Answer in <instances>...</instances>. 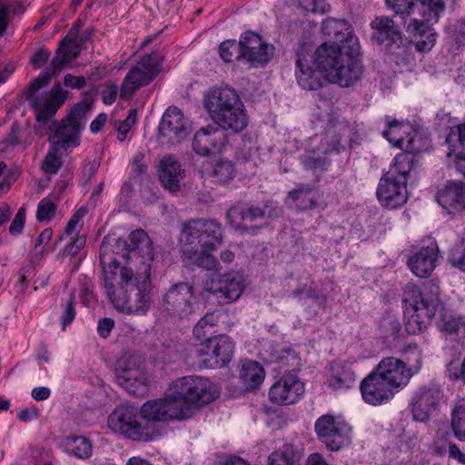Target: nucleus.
<instances>
[{"mask_svg":"<svg viewBox=\"0 0 465 465\" xmlns=\"http://www.w3.org/2000/svg\"><path fill=\"white\" fill-rule=\"evenodd\" d=\"M173 421L185 420L193 417L194 410L174 380L163 395Z\"/></svg>","mask_w":465,"mask_h":465,"instance_id":"nucleus-25","label":"nucleus"},{"mask_svg":"<svg viewBox=\"0 0 465 465\" xmlns=\"http://www.w3.org/2000/svg\"><path fill=\"white\" fill-rule=\"evenodd\" d=\"M108 428L114 433L137 441H150L152 433L138 420L136 411L127 405H120L109 415Z\"/></svg>","mask_w":465,"mask_h":465,"instance_id":"nucleus-11","label":"nucleus"},{"mask_svg":"<svg viewBox=\"0 0 465 465\" xmlns=\"http://www.w3.org/2000/svg\"><path fill=\"white\" fill-rule=\"evenodd\" d=\"M439 258V248L437 242L428 239L416 252L408 259L407 264L414 275L425 278L436 268Z\"/></svg>","mask_w":465,"mask_h":465,"instance_id":"nucleus-22","label":"nucleus"},{"mask_svg":"<svg viewBox=\"0 0 465 465\" xmlns=\"http://www.w3.org/2000/svg\"><path fill=\"white\" fill-rule=\"evenodd\" d=\"M304 383L294 374H284L270 389V401L279 405L296 403L304 394Z\"/></svg>","mask_w":465,"mask_h":465,"instance_id":"nucleus-21","label":"nucleus"},{"mask_svg":"<svg viewBox=\"0 0 465 465\" xmlns=\"http://www.w3.org/2000/svg\"><path fill=\"white\" fill-rule=\"evenodd\" d=\"M211 175L217 183H229L234 176V166L231 161L220 160L213 166Z\"/></svg>","mask_w":465,"mask_h":465,"instance_id":"nucleus-40","label":"nucleus"},{"mask_svg":"<svg viewBox=\"0 0 465 465\" xmlns=\"http://www.w3.org/2000/svg\"><path fill=\"white\" fill-rule=\"evenodd\" d=\"M90 110L91 104L89 103L80 102L72 108L69 115L66 118L68 121H77L79 124H83V119Z\"/></svg>","mask_w":465,"mask_h":465,"instance_id":"nucleus-51","label":"nucleus"},{"mask_svg":"<svg viewBox=\"0 0 465 465\" xmlns=\"http://www.w3.org/2000/svg\"><path fill=\"white\" fill-rule=\"evenodd\" d=\"M403 302L410 314L407 331L413 333L417 330L421 331L441 306L438 282L428 281L423 283L422 289L414 284H408L404 291Z\"/></svg>","mask_w":465,"mask_h":465,"instance_id":"nucleus-7","label":"nucleus"},{"mask_svg":"<svg viewBox=\"0 0 465 465\" xmlns=\"http://www.w3.org/2000/svg\"><path fill=\"white\" fill-rule=\"evenodd\" d=\"M114 326V322L111 318H104L99 321L97 331L103 338H107Z\"/></svg>","mask_w":465,"mask_h":465,"instance_id":"nucleus-61","label":"nucleus"},{"mask_svg":"<svg viewBox=\"0 0 465 465\" xmlns=\"http://www.w3.org/2000/svg\"><path fill=\"white\" fill-rule=\"evenodd\" d=\"M193 288L187 282L173 285L163 297V308L170 315L183 319L193 309Z\"/></svg>","mask_w":465,"mask_h":465,"instance_id":"nucleus-18","label":"nucleus"},{"mask_svg":"<svg viewBox=\"0 0 465 465\" xmlns=\"http://www.w3.org/2000/svg\"><path fill=\"white\" fill-rule=\"evenodd\" d=\"M25 11V6L22 3H15L6 5L0 3V35H2L7 27V14L12 12L14 15H20Z\"/></svg>","mask_w":465,"mask_h":465,"instance_id":"nucleus-46","label":"nucleus"},{"mask_svg":"<svg viewBox=\"0 0 465 465\" xmlns=\"http://www.w3.org/2000/svg\"><path fill=\"white\" fill-rule=\"evenodd\" d=\"M302 456V447L292 443H285L270 454L268 465H298Z\"/></svg>","mask_w":465,"mask_h":465,"instance_id":"nucleus-34","label":"nucleus"},{"mask_svg":"<svg viewBox=\"0 0 465 465\" xmlns=\"http://www.w3.org/2000/svg\"><path fill=\"white\" fill-rule=\"evenodd\" d=\"M448 371L451 380L461 381L465 384V355L460 368L454 367L450 363L448 366Z\"/></svg>","mask_w":465,"mask_h":465,"instance_id":"nucleus-59","label":"nucleus"},{"mask_svg":"<svg viewBox=\"0 0 465 465\" xmlns=\"http://www.w3.org/2000/svg\"><path fill=\"white\" fill-rule=\"evenodd\" d=\"M243 291L242 276L235 272L223 274L219 277L213 295L220 303H229L236 301Z\"/></svg>","mask_w":465,"mask_h":465,"instance_id":"nucleus-27","label":"nucleus"},{"mask_svg":"<svg viewBox=\"0 0 465 465\" xmlns=\"http://www.w3.org/2000/svg\"><path fill=\"white\" fill-rule=\"evenodd\" d=\"M67 452L80 458H88L92 453V445L88 439L82 436H69L64 440Z\"/></svg>","mask_w":465,"mask_h":465,"instance_id":"nucleus-39","label":"nucleus"},{"mask_svg":"<svg viewBox=\"0 0 465 465\" xmlns=\"http://www.w3.org/2000/svg\"><path fill=\"white\" fill-rule=\"evenodd\" d=\"M147 170L145 155L143 153H137L132 161V172L136 175L143 174Z\"/></svg>","mask_w":465,"mask_h":465,"instance_id":"nucleus-58","label":"nucleus"},{"mask_svg":"<svg viewBox=\"0 0 465 465\" xmlns=\"http://www.w3.org/2000/svg\"><path fill=\"white\" fill-rule=\"evenodd\" d=\"M386 123L388 128L383 131V136L393 146L413 156L422 151L420 135L409 122H399L387 116Z\"/></svg>","mask_w":465,"mask_h":465,"instance_id":"nucleus-15","label":"nucleus"},{"mask_svg":"<svg viewBox=\"0 0 465 465\" xmlns=\"http://www.w3.org/2000/svg\"><path fill=\"white\" fill-rule=\"evenodd\" d=\"M25 208L21 207L17 211V213L9 227V232L11 234L15 235L22 232V230L24 228V224H25Z\"/></svg>","mask_w":465,"mask_h":465,"instance_id":"nucleus-56","label":"nucleus"},{"mask_svg":"<svg viewBox=\"0 0 465 465\" xmlns=\"http://www.w3.org/2000/svg\"><path fill=\"white\" fill-rule=\"evenodd\" d=\"M56 74L52 67L42 72L30 84V100L36 112V119L43 124L49 121L65 102L68 91L63 89L61 84H56L48 94H35L39 89L46 85Z\"/></svg>","mask_w":465,"mask_h":465,"instance_id":"nucleus-9","label":"nucleus"},{"mask_svg":"<svg viewBox=\"0 0 465 465\" xmlns=\"http://www.w3.org/2000/svg\"><path fill=\"white\" fill-rule=\"evenodd\" d=\"M372 39L387 52L397 54L403 45L401 33L394 21L388 16H377L371 23Z\"/></svg>","mask_w":465,"mask_h":465,"instance_id":"nucleus-20","label":"nucleus"},{"mask_svg":"<svg viewBox=\"0 0 465 465\" xmlns=\"http://www.w3.org/2000/svg\"><path fill=\"white\" fill-rule=\"evenodd\" d=\"M75 314L76 312L73 301V296H71L70 299L64 304L63 313L61 316V324L63 325V330H64L67 325L72 323V322L75 318Z\"/></svg>","mask_w":465,"mask_h":465,"instance_id":"nucleus-53","label":"nucleus"},{"mask_svg":"<svg viewBox=\"0 0 465 465\" xmlns=\"http://www.w3.org/2000/svg\"><path fill=\"white\" fill-rule=\"evenodd\" d=\"M184 171L173 156H166L160 162L159 177L164 188L175 192L180 187V180Z\"/></svg>","mask_w":465,"mask_h":465,"instance_id":"nucleus-29","label":"nucleus"},{"mask_svg":"<svg viewBox=\"0 0 465 465\" xmlns=\"http://www.w3.org/2000/svg\"><path fill=\"white\" fill-rule=\"evenodd\" d=\"M220 57L225 63H232L234 60H242L240 55V42L235 40H225L219 45Z\"/></svg>","mask_w":465,"mask_h":465,"instance_id":"nucleus-43","label":"nucleus"},{"mask_svg":"<svg viewBox=\"0 0 465 465\" xmlns=\"http://www.w3.org/2000/svg\"><path fill=\"white\" fill-rule=\"evenodd\" d=\"M415 164V156L398 153L389 170L381 176L377 187V198L388 209L402 206L408 199L407 182Z\"/></svg>","mask_w":465,"mask_h":465,"instance_id":"nucleus-8","label":"nucleus"},{"mask_svg":"<svg viewBox=\"0 0 465 465\" xmlns=\"http://www.w3.org/2000/svg\"><path fill=\"white\" fill-rule=\"evenodd\" d=\"M162 57L157 53L143 55L140 61L130 68L120 89V98L129 100L134 93L149 84L161 71Z\"/></svg>","mask_w":465,"mask_h":465,"instance_id":"nucleus-10","label":"nucleus"},{"mask_svg":"<svg viewBox=\"0 0 465 465\" xmlns=\"http://www.w3.org/2000/svg\"><path fill=\"white\" fill-rule=\"evenodd\" d=\"M274 47L265 43L262 37L251 31L240 38V55L251 67L267 64L272 58Z\"/></svg>","mask_w":465,"mask_h":465,"instance_id":"nucleus-19","label":"nucleus"},{"mask_svg":"<svg viewBox=\"0 0 465 465\" xmlns=\"http://www.w3.org/2000/svg\"><path fill=\"white\" fill-rule=\"evenodd\" d=\"M136 110H131L125 120L118 124L116 129L120 135L118 138L120 141H124L125 139L126 134L136 122Z\"/></svg>","mask_w":465,"mask_h":465,"instance_id":"nucleus-52","label":"nucleus"},{"mask_svg":"<svg viewBox=\"0 0 465 465\" xmlns=\"http://www.w3.org/2000/svg\"><path fill=\"white\" fill-rule=\"evenodd\" d=\"M350 29L348 22L344 19L328 18L322 22V31L324 35L338 38Z\"/></svg>","mask_w":465,"mask_h":465,"instance_id":"nucleus-42","label":"nucleus"},{"mask_svg":"<svg viewBox=\"0 0 465 465\" xmlns=\"http://www.w3.org/2000/svg\"><path fill=\"white\" fill-rule=\"evenodd\" d=\"M279 361L282 365L290 367H297L300 365V358L298 353L292 349H285L281 351Z\"/></svg>","mask_w":465,"mask_h":465,"instance_id":"nucleus-54","label":"nucleus"},{"mask_svg":"<svg viewBox=\"0 0 465 465\" xmlns=\"http://www.w3.org/2000/svg\"><path fill=\"white\" fill-rule=\"evenodd\" d=\"M194 411L219 396L217 386L208 378L192 375L175 380Z\"/></svg>","mask_w":465,"mask_h":465,"instance_id":"nucleus-14","label":"nucleus"},{"mask_svg":"<svg viewBox=\"0 0 465 465\" xmlns=\"http://www.w3.org/2000/svg\"><path fill=\"white\" fill-rule=\"evenodd\" d=\"M183 258L206 270H217L218 262L209 252L222 243L221 225L213 220H192L183 225L181 238Z\"/></svg>","mask_w":465,"mask_h":465,"instance_id":"nucleus-6","label":"nucleus"},{"mask_svg":"<svg viewBox=\"0 0 465 465\" xmlns=\"http://www.w3.org/2000/svg\"><path fill=\"white\" fill-rule=\"evenodd\" d=\"M442 398V392L439 388L423 387L413 396L411 412L417 421L425 422L436 412Z\"/></svg>","mask_w":465,"mask_h":465,"instance_id":"nucleus-23","label":"nucleus"},{"mask_svg":"<svg viewBox=\"0 0 465 465\" xmlns=\"http://www.w3.org/2000/svg\"><path fill=\"white\" fill-rule=\"evenodd\" d=\"M234 353V342L225 334L214 335L201 341L196 347V355L203 358L205 367L222 368L227 365Z\"/></svg>","mask_w":465,"mask_h":465,"instance_id":"nucleus-12","label":"nucleus"},{"mask_svg":"<svg viewBox=\"0 0 465 465\" xmlns=\"http://www.w3.org/2000/svg\"><path fill=\"white\" fill-rule=\"evenodd\" d=\"M56 210V203L50 197H45L42 199L38 203L36 218L40 222H48L54 217Z\"/></svg>","mask_w":465,"mask_h":465,"instance_id":"nucleus-44","label":"nucleus"},{"mask_svg":"<svg viewBox=\"0 0 465 465\" xmlns=\"http://www.w3.org/2000/svg\"><path fill=\"white\" fill-rule=\"evenodd\" d=\"M455 139H457L461 145L465 146V123L458 124L450 132L447 140L452 141Z\"/></svg>","mask_w":465,"mask_h":465,"instance_id":"nucleus-60","label":"nucleus"},{"mask_svg":"<svg viewBox=\"0 0 465 465\" xmlns=\"http://www.w3.org/2000/svg\"><path fill=\"white\" fill-rule=\"evenodd\" d=\"M412 376L409 358L385 357L361 381L362 399L373 406L385 404L409 384Z\"/></svg>","mask_w":465,"mask_h":465,"instance_id":"nucleus-4","label":"nucleus"},{"mask_svg":"<svg viewBox=\"0 0 465 465\" xmlns=\"http://www.w3.org/2000/svg\"><path fill=\"white\" fill-rule=\"evenodd\" d=\"M265 209L259 205L237 203L226 213L228 223L234 229H246L248 223L264 220Z\"/></svg>","mask_w":465,"mask_h":465,"instance_id":"nucleus-26","label":"nucleus"},{"mask_svg":"<svg viewBox=\"0 0 465 465\" xmlns=\"http://www.w3.org/2000/svg\"><path fill=\"white\" fill-rule=\"evenodd\" d=\"M141 415L148 421H173L163 396L144 402L141 408Z\"/></svg>","mask_w":465,"mask_h":465,"instance_id":"nucleus-36","label":"nucleus"},{"mask_svg":"<svg viewBox=\"0 0 465 465\" xmlns=\"http://www.w3.org/2000/svg\"><path fill=\"white\" fill-rule=\"evenodd\" d=\"M358 43L349 52L334 43H324L315 51L313 62L318 71L312 66V55L303 51L297 53L296 79L305 90H317L323 85L324 79L330 84L349 87L358 82L363 66L358 54Z\"/></svg>","mask_w":465,"mask_h":465,"instance_id":"nucleus-1","label":"nucleus"},{"mask_svg":"<svg viewBox=\"0 0 465 465\" xmlns=\"http://www.w3.org/2000/svg\"><path fill=\"white\" fill-rule=\"evenodd\" d=\"M85 213L86 210L84 208H80L73 214L64 228V233L66 235H71L76 231L79 223L84 218Z\"/></svg>","mask_w":465,"mask_h":465,"instance_id":"nucleus-55","label":"nucleus"},{"mask_svg":"<svg viewBox=\"0 0 465 465\" xmlns=\"http://www.w3.org/2000/svg\"><path fill=\"white\" fill-rule=\"evenodd\" d=\"M84 238L77 237L66 245L65 251L69 255L74 256L80 252V250L84 246Z\"/></svg>","mask_w":465,"mask_h":465,"instance_id":"nucleus-63","label":"nucleus"},{"mask_svg":"<svg viewBox=\"0 0 465 465\" xmlns=\"http://www.w3.org/2000/svg\"><path fill=\"white\" fill-rule=\"evenodd\" d=\"M438 203L448 213H455L465 209V184L450 182L437 195Z\"/></svg>","mask_w":465,"mask_h":465,"instance_id":"nucleus-28","label":"nucleus"},{"mask_svg":"<svg viewBox=\"0 0 465 465\" xmlns=\"http://www.w3.org/2000/svg\"><path fill=\"white\" fill-rule=\"evenodd\" d=\"M265 378L263 367L255 361H242L239 379L246 391H253L261 386Z\"/></svg>","mask_w":465,"mask_h":465,"instance_id":"nucleus-32","label":"nucleus"},{"mask_svg":"<svg viewBox=\"0 0 465 465\" xmlns=\"http://www.w3.org/2000/svg\"><path fill=\"white\" fill-rule=\"evenodd\" d=\"M318 439L327 449L337 451L350 443V426L330 414L321 416L315 422Z\"/></svg>","mask_w":465,"mask_h":465,"instance_id":"nucleus-13","label":"nucleus"},{"mask_svg":"<svg viewBox=\"0 0 465 465\" xmlns=\"http://www.w3.org/2000/svg\"><path fill=\"white\" fill-rule=\"evenodd\" d=\"M83 124H79L77 121H68L64 119L56 128L54 138L55 143L63 148L76 147L80 143V131Z\"/></svg>","mask_w":465,"mask_h":465,"instance_id":"nucleus-33","label":"nucleus"},{"mask_svg":"<svg viewBox=\"0 0 465 465\" xmlns=\"http://www.w3.org/2000/svg\"><path fill=\"white\" fill-rule=\"evenodd\" d=\"M203 106L217 126L209 124L197 130L193 150L201 156L222 153L229 144L225 131L237 134L248 124L243 103L233 88L225 86L211 89L204 95Z\"/></svg>","mask_w":465,"mask_h":465,"instance_id":"nucleus-2","label":"nucleus"},{"mask_svg":"<svg viewBox=\"0 0 465 465\" xmlns=\"http://www.w3.org/2000/svg\"><path fill=\"white\" fill-rule=\"evenodd\" d=\"M298 8L303 13L324 14L331 7L325 0H297Z\"/></svg>","mask_w":465,"mask_h":465,"instance_id":"nucleus-45","label":"nucleus"},{"mask_svg":"<svg viewBox=\"0 0 465 465\" xmlns=\"http://www.w3.org/2000/svg\"><path fill=\"white\" fill-rule=\"evenodd\" d=\"M118 86L116 84H111L105 91L103 92L102 99L104 104H112L117 96Z\"/></svg>","mask_w":465,"mask_h":465,"instance_id":"nucleus-64","label":"nucleus"},{"mask_svg":"<svg viewBox=\"0 0 465 465\" xmlns=\"http://www.w3.org/2000/svg\"><path fill=\"white\" fill-rule=\"evenodd\" d=\"M328 386L334 391L351 388L355 383V372L351 365L345 361H337L331 365Z\"/></svg>","mask_w":465,"mask_h":465,"instance_id":"nucleus-30","label":"nucleus"},{"mask_svg":"<svg viewBox=\"0 0 465 465\" xmlns=\"http://www.w3.org/2000/svg\"><path fill=\"white\" fill-rule=\"evenodd\" d=\"M127 250L129 252V259L131 261L140 260L142 266L139 269H146L151 271V263L154 258L153 242L147 233L142 230L132 232L126 241Z\"/></svg>","mask_w":465,"mask_h":465,"instance_id":"nucleus-24","label":"nucleus"},{"mask_svg":"<svg viewBox=\"0 0 465 465\" xmlns=\"http://www.w3.org/2000/svg\"><path fill=\"white\" fill-rule=\"evenodd\" d=\"M326 154L321 152L320 146L306 149L301 155V162L306 170L312 171L314 173H322L328 169L330 164Z\"/></svg>","mask_w":465,"mask_h":465,"instance_id":"nucleus-38","label":"nucleus"},{"mask_svg":"<svg viewBox=\"0 0 465 465\" xmlns=\"http://www.w3.org/2000/svg\"><path fill=\"white\" fill-rule=\"evenodd\" d=\"M86 80L84 76H75L71 74H67L64 77V85L72 89H82L85 86Z\"/></svg>","mask_w":465,"mask_h":465,"instance_id":"nucleus-57","label":"nucleus"},{"mask_svg":"<svg viewBox=\"0 0 465 465\" xmlns=\"http://www.w3.org/2000/svg\"><path fill=\"white\" fill-rule=\"evenodd\" d=\"M448 261L453 267L465 272V238L462 239L460 246L450 250Z\"/></svg>","mask_w":465,"mask_h":465,"instance_id":"nucleus-48","label":"nucleus"},{"mask_svg":"<svg viewBox=\"0 0 465 465\" xmlns=\"http://www.w3.org/2000/svg\"><path fill=\"white\" fill-rule=\"evenodd\" d=\"M451 429L460 441H465V406L457 405L452 410Z\"/></svg>","mask_w":465,"mask_h":465,"instance_id":"nucleus-41","label":"nucleus"},{"mask_svg":"<svg viewBox=\"0 0 465 465\" xmlns=\"http://www.w3.org/2000/svg\"><path fill=\"white\" fill-rule=\"evenodd\" d=\"M320 197L319 190L309 184H299L288 193V199L292 200L300 211L312 210L320 206Z\"/></svg>","mask_w":465,"mask_h":465,"instance_id":"nucleus-31","label":"nucleus"},{"mask_svg":"<svg viewBox=\"0 0 465 465\" xmlns=\"http://www.w3.org/2000/svg\"><path fill=\"white\" fill-rule=\"evenodd\" d=\"M38 416L39 411L36 408H24L17 411V418L23 422L36 420Z\"/></svg>","mask_w":465,"mask_h":465,"instance_id":"nucleus-62","label":"nucleus"},{"mask_svg":"<svg viewBox=\"0 0 465 465\" xmlns=\"http://www.w3.org/2000/svg\"><path fill=\"white\" fill-rule=\"evenodd\" d=\"M341 144V139L332 132H329L326 134L321 136L320 148L323 153H329L332 151L339 150Z\"/></svg>","mask_w":465,"mask_h":465,"instance_id":"nucleus-49","label":"nucleus"},{"mask_svg":"<svg viewBox=\"0 0 465 465\" xmlns=\"http://www.w3.org/2000/svg\"><path fill=\"white\" fill-rule=\"evenodd\" d=\"M440 331L449 335H456L461 341H465V318L444 312L437 322Z\"/></svg>","mask_w":465,"mask_h":465,"instance_id":"nucleus-37","label":"nucleus"},{"mask_svg":"<svg viewBox=\"0 0 465 465\" xmlns=\"http://www.w3.org/2000/svg\"><path fill=\"white\" fill-rule=\"evenodd\" d=\"M225 316L221 310H214L204 314L193 327V337L201 341H206L211 337H214L215 327Z\"/></svg>","mask_w":465,"mask_h":465,"instance_id":"nucleus-35","label":"nucleus"},{"mask_svg":"<svg viewBox=\"0 0 465 465\" xmlns=\"http://www.w3.org/2000/svg\"><path fill=\"white\" fill-rule=\"evenodd\" d=\"M103 266V288L114 307L127 314L143 315L149 310L152 296L151 271L134 270L129 265L121 266L114 259H108L100 252Z\"/></svg>","mask_w":465,"mask_h":465,"instance_id":"nucleus-3","label":"nucleus"},{"mask_svg":"<svg viewBox=\"0 0 465 465\" xmlns=\"http://www.w3.org/2000/svg\"><path fill=\"white\" fill-rule=\"evenodd\" d=\"M115 375L119 383L130 393L136 394L146 386L148 378L141 368V360L134 355L124 354L115 363Z\"/></svg>","mask_w":465,"mask_h":465,"instance_id":"nucleus-17","label":"nucleus"},{"mask_svg":"<svg viewBox=\"0 0 465 465\" xmlns=\"http://www.w3.org/2000/svg\"><path fill=\"white\" fill-rule=\"evenodd\" d=\"M75 57L76 53H74L69 46L64 49L59 48L56 51L55 57L52 61L51 67L57 73L62 70L64 64L70 63Z\"/></svg>","mask_w":465,"mask_h":465,"instance_id":"nucleus-47","label":"nucleus"},{"mask_svg":"<svg viewBox=\"0 0 465 465\" xmlns=\"http://www.w3.org/2000/svg\"><path fill=\"white\" fill-rule=\"evenodd\" d=\"M189 134L188 121L176 106H169L163 113L158 126V141L162 144L180 143Z\"/></svg>","mask_w":465,"mask_h":465,"instance_id":"nucleus-16","label":"nucleus"},{"mask_svg":"<svg viewBox=\"0 0 465 465\" xmlns=\"http://www.w3.org/2000/svg\"><path fill=\"white\" fill-rule=\"evenodd\" d=\"M61 160L57 153L50 151L45 157L42 169L45 173H56L61 167Z\"/></svg>","mask_w":465,"mask_h":465,"instance_id":"nucleus-50","label":"nucleus"},{"mask_svg":"<svg viewBox=\"0 0 465 465\" xmlns=\"http://www.w3.org/2000/svg\"><path fill=\"white\" fill-rule=\"evenodd\" d=\"M387 5L399 15L406 31L413 36L429 34L426 40H417L420 52L430 50L436 42V35L430 33V25L439 22L448 5L458 0H385Z\"/></svg>","mask_w":465,"mask_h":465,"instance_id":"nucleus-5","label":"nucleus"}]
</instances>
